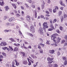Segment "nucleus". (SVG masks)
<instances>
[{"label": "nucleus", "mask_w": 67, "mask_h": 67, "mask_svg": "<svg viewBox=\"0 0 67 67\" xmlns=\"http://www.w3.org/2000/svg\"><path fill=\"white\" fill-rule=\"evenodd\" d=\"M62 58L63 59V60H65V61L66 60H67V59L66 58V57H62Z\"/></svg>", "instance_id": "f704fd0d"}, {"label": "nucleus", "mask_w": 67, "mask_h": 67, "mask_svg": "<svg viewBox=\"0 0 67 67\" xmlns=\"http://www.w3.org/2000/svg\"><path fill=\"white\" fill-rule=\"evenodd\" d=\"M34 29V26L33 25H31L30 26V30L32 33H34L35 32V30Z\"/></svg>", "instance_id": "7ed1b4c3"}, {"label": "nucleus", "mask_w": 67, "mask_h": 67, "mask_svg": "<svg viewBox=\"0 0 67 67\" xmlns=\"http://www.w3.org/2000/svg\"><path fill=\"white\" fill-rule=\"evenodd\" d=\"M67 43L65 42L64 44L63 47H65L66 46H67Z\"/></svg>", "instance_id": "e433bc0d"}, {"label": "nucleus", "mask_w": 67, "mask_h": 67, "mask_svg": "<svg viewBox=\"0 0 67 67\" xmlns=\"http://www.w3.org/2000/svg\"><path fill=\"white\" fill-rule=\"evenodd\" d=\"M27 34L28 35H29V36H31V37L33 36V35L31 33H29V32H27Z\"/></svg>", "instance_id": "5701e85b"}, {"label": "nucleus", "mask_w": 67, "mask_h": 67, "mask_svg": "<svg viewBox=\"0 0 67 67\" xmlns=\"http://www.w3.org/2000/svg\"><path fill=\"white\" fill-rule=\"evenodd\" d=\"M14 19H15V18H14L12 17L9 19V20H8V21L10 22H11V21L13 22V21L14 20Z\"/></svg>", "instance_id": "9d476101"}, {"label": "nucleus", "mask_w": 67, "mask_h": 67, "mask_svg": "<svg viewBox=\"0 0 67 67\" xmlns=\"http://www.w3.org/2000/svg\"><path fill=\"white\" fill-rule=\"evenodd\" d=\"M38 32L41 34H42L43 33V28L41 27H40L38 30Z\"/></svg>", "instance_id": "39448f33"}, {"label": "nucleus", "mask_w": 67, "mask_h": 67, "mask_svg": "<svg viewBox=\"0 0 67 67\" xmlns=\"http://www.w3.org/2000/svg\"><path fill=\"white\" fill-rule=\"evenodd\" d=\"M21 53L23 55V56H25V53H24V52H21Z\"/></svg>", "instance_id": "c85d7f7f"}, {"label": "nucleus", "mask_w": 67, "mask_h": 67, "mask_svg": "<svg viewBox=\"0 0 67 67\" xmlns=\"http://www.w3.org/2000/svg\"><path fill=\"white\" fill-rule=\"evenodd\" d=\"M41 16H38L37 18V19H41Z\"/></svg>", "instance_id": "338daca9"}, {"label": "nucleus", "mask_w": 67, "mask_h": 67, "mask_svg": "<svg viewBox=\"0 0 67 67\" xmlns=\"http://www.w3.org/2000/svg\"><path fill=\"white\" fill-rule=\"evenodd\" d=\"M9 40H10V41H12L11 42H9L10 43H12V42H16V41H15V39L12 38H10Z\"/></svg>", "instance_id": "0eeeda50"}, {"label": "nucleus", "mask_w": 67, "mask_h": 67, "mask_svg": "<svg viewBox=\"0 0 67 67\" xmlns=\"http://www.w3.org/2000/svg\"><path fill=\"white\" fill-rule=\"evenodd\" d=\"M35 18H37V12H36V11H35Z\"/></svg>", "instance_id": "aec40b11"}, {"label": "nucleus", "mask_w": 67, "mask_h": 67, "mask_svg": "<svg viewBox=\"0 0 67 67\" xmlns=\"http://www.w3.org/2000/svg\"><path fill=\"white\" fill-rule=\"evenodd\" d=\"M40 45H41L42 47H44L45 46V44H42L41 43H40Z\"/></svg>", "instance_id": "4be33fe9"}, {"label": "nucleus", "mask_w": 67, "mask_h": 67, "mask_svg": "<svg viewBox=\"0 0 67 67\" xmlns=\"http://www.w3.org/2000/svg\"><path fill=\"white\" fill-rule=\"evenodd\" d=\"M19 35H20V36H22V32H21V31H19Z\"/></svg>", "instance_id": "473e14b6"}, {"label": "nucleus", "mask_w": 67, "mask_h": 67, "mask_svg": "<svg viewBox=\"0 0 67 67\" xmlns=\"http://www.w3.org/2000/svg\"><path fill=\"white\" fill-rule=\"evenodd\" d=\"M38 63V62H37L35 63V64L33 65L34 67H36V66L37 65V64Z\"/></svg>", "instance_id": "bb28decb"}, {"label": "nucleus", "mask_w": 67, "mask_h": 67, "mask_svg": "<svg viewBox=\"0 0 67 67\" xmlns=\"http://www.w3.org/2000/svg\"><path fill=\"white\" fill-rule=\"evenodd\" d=\"M7 19V16H4V19L5 20H6V19Z\"/></svg>", "instance_id": "680f3d73"}, {"label": "nucleus", "mask_w": 67, "mask_h": 67, "mask_svg": "<svg viewBox=\"0 0 67 67\" xmlns=\"http://www.w3.org/2000/svg\"><path fill=\"white\" fill-rule=\"evenodd\" d=\"M50 27H51L53 29V30H55V28H54V26L53 25V24H51L50 25Z\"/></svg>", "instance_id": "a211bd4d"}, {"label": "nucleus", "mask_w": 67, "mask_h": 67, "mask_svg": "<svg viewBox=\"0 0 67 67\" xmlns=\"http://www.w3.org/2000/svg\"><path fill=\"white\" fill-rule=\"evenodd\" d=\"M49 66L50 67H54V65H52L51 64H49Z\"/></svg>", "instance_id": "72a5a7b5"}, {"label": "nucleus", "mask_w": 67, "mask_h": 67, "mask_svg": "<svg viewBox=\"0 0 67 67\" xmlns=\"http://www.w3.org/2000/svg\"><path fill=\"white\" fill-rule=\"evenodd\" d=\"M56 31L57 33H60V31L58 29H57L56 30Z\"/></svg>", "instance_id": "2f4dec72"}, {"label": "nucleus", "mask_w": 67, "mask_h": 67, "mask_svg": "<svg viewBox=\"0 0 67 67\" xmlns=\"http://www.w3.org/2000/svg\"><path fill=\"white\" fill-rule=\"evenodd\" d=\"M25 5H26L27 8H29V5H27V4H25Z\"/></svg>", "instance_id": "bf43d9fd"}, {"label": "nucleus", "mask_w": 67, "mask_h": 67, "mask_svg": "<svg viewBox=\"0 0 67 67\" xmlns=\"http://www.w3.org/2000/svg\"><path fill=\"white\" fill-rule=\"evenodd\" d=\"M3 1V0H0V5H1L2 6H3V5L4 3V2L3 1L2 2V3H1V1Z\"/></svg>", "instance_id": "f8f14e48"}, {"label": "nucleus", "mask_w": 67, "mask_h": 67, "mask_svg": "<svg viewBox=\"0 0 67 67\" xmlns=\"http://www.w3.org/2000/svg\"><path fill=\"white\" fill-rule=\"evenodd\" d=\"M14 23H9V26H14Z\"/></svg>", "instance_id": "cd10ccee"}, {"label": "nucleus", "mask_w": 67, "mask_h": 67, "mask_svg": "<svg viewBox=\"0 0 67 67\" xmlns=\"http://www.w3.org/2000/svg\"><path fill=\"white\" fill-rule=\"evenodd\" d=\"M53 13H55V12H56V11H57V10H56V9L55 8V9L53 10Z\"/></svg>", "instance_id": "37998d69"}, {"label": "nucleus", "mask_w": 67, "mask_h": 67, "mask_svg": "<svg viewBox=\"0 0 67 67\" xmlns=\"http://www.w3.org/2000/svg\"><path fill=\"white\" fill-rule=\"evenodd\" d=\"M16 16H18V17H19V16H20V14L18 13V14H16Z\"/></svg>", "instance_id": "09e8293b"}, {"label": "nucleus", "mask_w": 67, "mask_h": 67, "mask_svg": "<svg viewBox=\"0 0 67 67\" xmlns=\"http://www.w3.org/2000/svg\"><path fill=\"white\" fill-rule=\"evenodd\" d=\"M62 11H60L59 12L58 16H60V15L62 14Z\"/></svg>", "instance_id": "393cba45"}, {"label": "nucleus", "mask_w": 67, "mask_h": 67, "mask_svg": "<svg viewBox=\"0 0 67 67\" xmlns=\"http://www.w3.org/2000/svg\"><path fill=\"white\" fill-rule=\"evenodd\" d=\"M60 9L61 10H63L64 9V7H61L60 8Z\"/></svg>", "instance_id": "774afa93"}, {"label": "nucleus", "mask_w": 67, "mask_h": 67, "mask_svg": "<svg viewBox=\"0 0 67 67\" xmlns=\"http://www.w3.org/2000/svg\"><path fill=\"white\" fill-rule=\"evenodd\" d=\"M40 53H43V51L42 49L40 50Z\"/></svg>", "instance_id": "6e6d98bb"}, {"label": "nucleus", "mask_w": 67, "mask_h": 67, "mask_svg": "<svg viewBox=\"0 0 67 67\" xmlns=\"http://www.w3.org/2000/svg\"><path fill=\"white\" fill-rule=\"evenodd\" d=\"M21 13L23 16H24V13L23 11H22Z\"/></svg>", "instance_id": "3c124183"}, {"label": "nucleus", "mask_w": 67, "mask_h": 67, "mask_svg": "<svg viewBox=\"0 0 67 67\" xmlns=\"http://www.w3.org/2000/svg\"><path fill=\"white\" fill-rule=\"evenodd\" d=\"M6 45L7 43H6L5 42H2L0 44V45L1 46H5V45Z\"/></svg>", "instance_id": "6e6552de"}, {"label": "nucleus", "mask_w": 67, "mask_h": 67, "mask_svg": "<svg viewBox=\"0 0 67 67\" xmlns=\"http://www.w3.org/2000/svg\"><path fill=\"white\" fill-rule=\"evenodd\" d=\"M49 10L51 12H52V9L49 8Z\"/></svg>", "instance_id": "13d9d810"}, {"label": "nucleus", "mask_w": 67, "mask_h": 67, "mask_svg": "<svg viewBox=\"0 0 67 67\" xmlns=\"http://www.w3.org/2000/svg\"><path fill=\"white\" fill-rule=\"evenodd\" d=\"M64 38L66 40H67V35H65L64 37Z\"/></svg>", "instance_id": "ea45409f"}, {"label": "nucleus", "mask_w": 67, "mask_h": 67, "mask_svg": "<svg viewBox=\"0 0 67 67\" xmlns=\"http://www.w3.org/2000/svg\"><path fill=\"white\" fill-rule=\"evenodd\" d=\"M55 9H57V10H58V7L57 6H55Z\"/></svg>", "instance_id": "e2e57ef3"}, {"label": "nucleus", "mask_w": 67, "mask_h": 67, "mask_svg": "<svg viewBox=\"0 0 67 67\" xmlns=\"http://www.w3.org/2000/svg\"><path fill=\"white\" fill-rule=\"evenodd\" d=\"M27 59L29 62L28 65H31V64H32L31 62H32V63H34V60L32 61L30 59H29V58H27Z\"/></svg>", "instance_id": "423d86ee"}, {"label": "nucleus", "mask_w": 67, "mask_h": 67, "mask_svg": "<svg viewBox=\"0 0 67 67\" xmlns=\"http://www.w3.org/2000/svg\"><path fill=\"white\" fill-rule=\"evenodd\" d=\"M51 45H52V46H54L55 47L57 46V44L56 43H55V44H51Z\"/></svg>", "instance_id": "c756f323"}, {"label": "nucleus", "mask_w": 67, "mask_h": 67, "mask_svg": "<svg viewBox=\"0 0 67 67\" xmlns=\"http://www.w3.org/2000/svg\"><path fill=\"white\" fill-rule=\"evenodd\" d=\"M60 40H61V38L59 37H58V38L57 39L56 41L55 39H53V41L55 43H59L60 42Z\"/></svg>", "instance_id": "f03ea898"}, {"label": "nucleus", "mask_w": 67, "mask_h": 67, "mask_svg": "<svg viewBox=\"0 0 67 67\" xmlns=\"http://www.w3.org/2000/svg\"><path fill=\"white\" fill-rule=\"evenodd\" d=\"M23 63L25 65H26L27 64V62L26 60H24L23 62Z\"/></svg>", "instance_id": "f3484780"}, {"label": "nucleus", "mask_w": 67, "mask_h": 67, "mask_svg": "<svg viewBox=\"0 0 67 67\" xmlns=\"http://www.w3.org/2000/svg\"><path fill=\"white\" fill-rule=\"evenodd\" d=\"M9 49L11 51H13V48H12V47H10V46H9Z\"/></svg>", "instance_id": "7c9ffc66"}, {"label": "nucleus", "mask_w": 67, "mask_h": 67, "mask_svg": "<svg viewBox=\"0 0 67 67\" xmlns=\"http://www.w3.org/2000/svg\"><path fill=\"white\" fill-rule=\"evenodd\" d=\"M59 3L62 5L63 6H65V4L63 3V1H60Z\"/></svg>", "instance_id": "dca6fc26"}, {"label": "nucleus", "mask_w": 67, "mask_h": 67, "mask_svg": "<svg viewBox=\"0 0 67 67\" xmlns=\"http://www.w3.org/2000/svg\"><path fill=\"white\" fill-rule=\"evenodd\" d=\"M64 18H66L67 17V15L66 14H64Z\"/></svg>", "instance_id": "c03bdc74"}, {"label": "nucleus", "mask_w": 67, "mask_h": 67, "mask_svg": "<svg viewBox=\"0 0 67 67\" xmlns=\"http://www.w3.org/2000/svg\"><path fill=\"white\" fill-rule=\"evenodd\" d=\"M60 20L61 21V22H63V20H64V17L63 16H62L60 18Z\"/></svg>", "instance_id": "a878e982"}, {"label": "nucleus", "mask_w": 67, "mask_h": 67, "mask_svg": "<svg viewBox=\"0 0 67 67\" xmlns=\"http://www.w3.org/2000/svg\"><path fill=\"white\" fill-rule=\"evenodd\" d=\"M57 54L58 55V56H59L60 55V53L58 51L57 52Z\"/></svg>", "instance_id": "de8ad7c7"}, {"label": "nucleus", "mask_w": 67, "mask_h": 67, "mask_svg": "<svg viewBox=\"0 0 67 67\" xmlns=\"http://www.w3.org/2000/svg\"><path fill=\"white\" fill-rule=\"evenodd\" d=\"M43 26L44 29H46V28H48V27L47 26V22H45L43 23Z\"/></svg>", "instance_id": "20e7f679"}, {"label": "nucleus", "mask_w": 67, "mask_h": 67, "mask_svg": "<svg viewBox=\"0 0 67 67\" xmlns=\"http://www.w3.org/2000/svg\"><path fill=\"white\" fill-rule=\"evenodd\" d=\"M38 48L39 49H41V46H40L39 45H38Z\"/></svg>", "instance_id": "69168bd1"}, {"label": "nucleus", "mask_w": 67, "mask_h": 67, "mask_svg": "<svg viewBox=\"0 0 67 67\" xmlns=\"http://www.w3.org/2000/svg\"><path fill=\"white\" fill-rule=\"evenodd\" d=\"M50 54H53L55 53V50H50L49 52Z\"/></svg>", "instance_id": "1a4fd4ad"}, {"label": "nucleus", "mask_w": 67, "mask_h": 67, "mask_svg": "<svg viewBox=\"0 0 67 67\" xmlns=\"http://www.w3.org/2000/svg\"><path fill=\"white\" fill-rule=\"evenodd\" d=\"M7 47H3L2 48V49H3V50H5V49H7Z\"/></svg>", "instance_id": "a19ab883"}, {"label": "nucleus", "mask_w": 67, "mask_h": 67, "mask_svg": "<svg viewBox=\"0 0 67 67\" xmlns=\"http://www.w3.org/2000/svg\"><path fill=\"white\" fill-rule=\"evenodd\" d=\"M15 65L17 66H18V65H19V63L18 62V61H17V60H15Z\"/></svg>", "instance_id": "4468645a"}, {"label": "nucleus", "mask_w": 67, "mask_h": 67, "mask_svg": "<svg viewBox=\"0 0 67 67\" xmlns=\"http://www.w3.org/2000/svg\"><path fill=\"white\" fill-rule=\"evenodd\" d=\"M58 67V65L57 64H55L53 65V67Z\"/></svg>", "instance_id": "58836bf2"}, {"label": "nucleus", "mask_w": 67, "mask_h": 67, "mask_svg": "<svg viewBox=\"0 0 67 67\" xmlns=\"http://www.w3.org/2000/svg\"><path fill=\"white\" fill-rule=\"evenodd\" d=\"M4 31L5 33H8V30L7 29L4 30Z\"/></svg>", "instance_id": "8fccbe9b"}, {"label": "nucleus", "mask_w": 67, "mask_h": 67, "mask_svg": "<svg viewBox=\"0 0 67 67\" xmlns=\"http://www.w3.org/2000/svg\"><path fill=\"white\" fill-rule=\"evenodd\" d=\"M58 35L57 34H54L52 36H58Z\"/></svg>", "instance_id": "79ce46f5"}, {"label": "nucleus", "mask_w": 67, "mask_h": 67, "mask_svg": "<svg viewBox=\"0 0 67 67\" xmlns=\"http://www.w3.org/2000/svg\"><path fill=\"white\" fill-rule=\"evenodd\" d=\"M61 31H62L63 30V27L61 26H60L59 27Z\"/></svg>", "instance_id": "4c0bfd02"}, {"label": "nucleus", "mask_w": 67, "mask_h": 67, "mask_svg": "<svg viewBox=\"0 0 67 67\" xmlns=\"http://www.w3.org/2000/svg\"><path fill=\"white\" fill-rule=\"evenodd\" d=\"M31 57H32L33 58H37V57L36 56L34 55L31 54L30 55Z\"/></svg>", "instance_id": "2eb2a0df"}, {"label": "nucleus", "mask_w": 67, "mask_h": 67, "mask_svg": "<svg viewBox=\"0 0 67 67\" xmlns=\"http://www.w3.org/2000/svg\"><path fill=\"white\" fill-rule=\"evenodd\" d=\"M39 40H40V41H42V42H43V40L41 38H39Z\"/></svg>", "instance_id": "0e129e2a"}, {"label": "nucleus", "mask_w": 67, "mask_h": 67, "mask_svg": "<svg viewBox=\"0 0 67 67\" xmlns=\"http://www.w3.org/2000/svg\"><path fill=\"white\" fill-rule=\"evenodd\" d=\"M5 9V10L6 11H8V10H9V7L8 6H6L5 7H4Z\"/></svg>", "instance_id": "ddd939ff"}, {"label": "nucleus", "mask_w": 67, "mask_h": 67, "mask_svg": "<svg viewBox=\"0 0 67 67\" xmlns=\"http://www.w3.org/2000/svg\"><path fill=\"white\" fill-rule=\"evenodd\" d=\"M24 43L25 44H29V42L27 41H24Z\"/></svg>", "instance_id": "603ef678"}, {"label": "nucleus", "mask_w": 67, "mask_h": 67, "mask_svg": "<svg viewBox=\"0 0 67 67\" xmlns=\"http://www.w3.org/2000/svg\"><path fill=\"white\" fill-rule=\"evenodd\" d=\"M47 60L48 61V64H51V63H53L54 64L55 63L54 62V61H53L52 60L54 59V58H50L49 57H48L47 59Z\"/></svg>", "instance_id": "f257e3e1"}, {"label": "nucleus", "mask_w": 67, "mask_h": 67, "mask_svg": "<svg viewBox=\"0 0 67 67\" xmlns=\"http://www.w3.org/2000/svg\"><path fill=\"white\" fill-rule=\"evenodd\" d=\"M49 21L51 24H52V23H53V22H52V19H50L49 20Z\"/></svg>", "instance_id": "5fc2aeb1"}, {"label": "nucleus", "mask_w": 67, "mask_h": 67, "mask_svg": "<svg viewBox=\"0 0 67 67\" xmlns=\"http://www.w3.org/2000/svg\"><path fill=\"white\" fill-rule=\"evenodd\" d=\"M48 30L49 31H52V30H53V29L52 28H50L48 29Z\"/></svg>", "instance_id": "864d4df0"}, {"label": "nucleus", "mask_w": 67, "mask_h": 67, "mask_svg": "<svg viewBox=\"0 0 67 67\" xmlns=\"http://www.w3.org/2000/svg\"><path fill=\"white\" fill-rule=\"evenodd\" d=\"M65 42H66V41L63 39L61 41V44H63V43H65Z\"/></svg>", "instance_id": "b1692460"}, {"label": "nucleus", "mask_w": 67, "mask_h": 67, "mask_svg": "<svg viewBox=\"0 0 67 67\" xmlns=\"http://www.w3.org/2000/svg\"><path fill=\"white\" fill-rule=\"evenodd\" d=\"M24 26H25V27H28V26H27V24H24Z\"/></svg>", "instance_id": "49530a36"}, {"label": "nucleus", "mask_w": 67, "mask_h": 67, "mask_svg": "<svg viewBox=\"0 0 67 67\" xmlns=\"http://www.w3.org/2000/svg\"><path fill=\"white\" fill-rule=\"evenodd\" d=\"M26 18L27 21H29L31 20V17L29 15L26 16Z\"/></svg>", "instance_id": "9b49d317"}, {"label": "nucleus", "mask_w": 67, "mask_h": 67, "mask_svg": "<svg viewBox=\"0 0 67 67\" xmlns=\"http://www.w3.org/2000/svg\"><path fill=\"white\" fill-rule=\"evenodd\" d=\"M13 67H15V66H14V65H15V64L14 63H13Z\"/></svg>", "instance_id": "052dcab7"}, {"label": "nucleus", "mask_w": 67, "mask_h": 67, "mask_svg": "<svg viewBox=\"0 0 67 67\" xmlns=\"http://www.w3.org/2000/svg\"><path fill=\"white\" fill-rule=\"evenodd\" d=\"M2 54H3V56H6V54L4 52Z\"/></svg>", "instance_id": "4d7b16f0"}, {"label": "nucleus", "mask_w": 67, "mask_h": 67, "mask_svg": "<svg viewBox=\"0 0 67 67\" xmlns=\"http://www.w3.org/2000/svg\"><path fill=\"white\" fill-rule=\"evenodd\" d=\"M12 6L15 8V9H16V5L15 4H12Z\"/></svg>", "instance_id": "412c9836"}, {"label": "nucleus", "mask_w": 67, "mask_h": 67, "mask_svg": "<svg viewBox=\"0 0 67 67\" xmlns=\"http://www.w3.org/2000/svg\"><path fill=\"white\" fill-rule=\"evenodd\" d=\"M50 42L49 41H48L47 40L46 42V44H48V45H49V44H50V43H49Z\"/></svg>", "instance_id": "c9c22d12"}, {"label": "nucleus", "mask_w": 67, "mask_h": 67, "mask_svg": "<svg viewBox=\"0 0 67 67\" xmlns=\"http://www.w3.org/2000/svg\"><path fill=\"white\" fill-rule=\"evenodd\" d=\"M15 48L14 49L13 51L15 52V51H18V48L17 47H16L14 48Z\"/></svg>", "instance_id": "6ab92c4d"}, {"label": "nucleus", "mask_w": 67, "mask_h": 67, "mask_svg": "<svg viewBox=\"0 0 67 67\" xmlns=\"http://www.w3.org/2000/svg\"><path fill=\"white\" fill-rule=\"evenodd\" d=\"M57 21V20H56V19H55L54 20V21H53V23H55V22H56Z\"/></svg>", "instance_id": "a18cd8bd"}]
</instances>
